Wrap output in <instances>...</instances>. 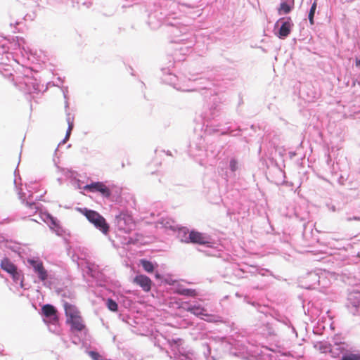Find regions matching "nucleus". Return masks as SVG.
I'll list each match as a JSON object with an SVG mask.
<instances>
[{"label": "nucleus", "instance_id": "f257e3e1", "mask_svg": "<svg viewBox=\"0 0 360 360\" xmlns=\"http://www.w3.org/2000/svg\"><path fill=\"white\" fill-rule=\"evenodd\" d=\"M82 213L87 218V219L103 234L106 235L108 233L110 226L106 222L105 219L98 212L94 210L84 209Z\"/></svg>", "mask_w": 360, "mask_h": 360}, {"label": "nucleus", "instance_id": "f03ea898", "mask_svg": "<svg viewBox=\"0 0 360 360\" xmlns=\"http://www.w3.org/2000/svg\"><path fill=\"white\" fill-rule=\"evenodd\" d=\"M115 224L117 229L124 233H130L135 229L136 224L131 216L127 212H122L115 217Z\"/></svg>", "mask_w": 360, "mask_h": 360}, {"label": "nucleus", "instance_id": "7ed1b4c3", "mask_svg": "<svg viewBox=\"0 0 360 360\" xmlns=\"http://www.w3.org/2000/svg\"><path fill=\"white\" fill-rule=\"evenodd\" d=\"M84 189L90 192H98L105 198H109L111 195L110 190L102 182L87 184L84 186Z\"/></svg>", "mask_w": 360, "mask_h": 360}, {"label": "nucleus", "instance_id": "20e7f679", "mask_svg": "<svg viewBox=\"0 0 360 360\" xmlns=\"http://www.w3.org/2000/svg\"><path fill=\"white\" fill-rule=\"evenodd\" d=\"M186 243L205 245L209 243V238L202 233L193 230L189 233L188 238L186 240Z\"/></svg>", "mask_w": 360, "mask_h": 360}, {"label": "nucleus", "instance_id": "39448f33", "mask_svg": "<svg viewBox=\"0 0 360 360\" xmlns=\"http://www.w3.org/2000/svg\"><path fill=\"white\" fill-rule=\"evenodd\" d=\"M28 263L32 266L34 271L38 275V278L44 281L48 278L47 271L45 269L42 262L34 259H28Z\"/></svg>", "mask_w": 360, "mask_h": 360}, {"label": "nucleus", "instance_id": "423d86ee", "mask_svg": "<svg viewBox=\"0 0 360 360\" xmlns=\"http://www.w3.org/2000/svg\"><path fill=\"white\" fill-rule=\"evenodd\" d=\"M133 283L140 286L144 292H149L151 290L153 282L151 279L143 274L136 275L134 279Z\"/></svg>", "mask_w": 360, "mask_h": 360}, {"label": "nucleus", "instance_id": "0eeeda50", "mask_svg": "<svg viewBox=\"0 0 360 360\" xmlns=\"http://www.w3.org/2000/svg\"><path fill=\"white\" fill-rule=\"evenodd\" d=\"M0 266L4 271L11 274L13 279L18 280L19 278L16 266L8 258H4L1 261Z\"/></svg>", "mask_w": 360, "mask_h": 360}, {"label": "nucleus", "instance_id": "6e6552de", "mask_svg": "<svg viewBox=\"0 0 360 360\" xmlns=\"http://www.w3.org/2000/svg\"><path fill=\"white\" fill-rule=\"evenodd\" d=\"M283 18H280L276 22L277 24L279 22H282V25L278 30V37L280 39H284L287 37L290 34L291 29L293 26V23L292 22L290 18H288L285 21H283Z\"/></svg>", "mask_w": 360, "mask_h": 360}, {"label": "nucleus", "instance_id": "1a4fd4ad", "mask_svg": "<svg viewBox=\"0 0 360 360\" xmlns=\"http://www.w3.org/2000/svg\"><path fill=\"white\" fill-rule=\"evenodd\" d=\"M66 322L70 326L71 330L73 331H82L86 328L84 319L81 315L77 318L67 319Z\"/></svg>", "mask_w": 360, "mask_h": 360}, {"label": "nucleus", "instance_id": "9d476101", "mask_svg": "<svg viewBox=\"0 0 360 360\" xmlns=\"http://www.w3.org/2000/svg\"><path fill=\"white\" fill-rule=\"evenodd\" d=\"M64 309L67 319L77 318L81 315L79 309L75 305L70 303L65 302L64 304Z\"/></svg>", "mask_w": 360, "mask_h": 360}, {"label": "nucleus", "instance_id": "9b49d317", "mask_svg": "<svg viewBox=\"0 0 360 360\" xmlns=\"http://www.w3.org/2000/svg\"><path fill=\"white\" fill-rule=\"evenodd\" d=\"M186 310L196 316H204L207 311V309L201 305H192L188 307Z\"/></svg>", "mask_w": 360, "mask_h": 360}, {"label": "nucleus", "instance_id": "f8f14e48", "mask_svg": "<svg viewBox=\"0 0 360 360\" xmlns=\"http://www.w3.org/2000/svg\"><path fill=\"white\" fill-rule=\"evenodd\" d=\"M41 311H42V314L46 317H52V316L56 317L57 310L51 304H47L44 305L41 308Z\"/></svg>", "mask_w": 360, "mask_h": 360}, {"label": "nucleus", "instance_id": "ddd939ff", "mask_svg": "<svg viewBox=\"0 0 360 360\" xmlns=\"http://www.w3.org/2000/svg\"><path fill=\"white\" fill-rule=\"evenodd\" d=\"M176 292L179 295L192 297H195L198 295V292L195 289L179 288L176 290Z\"/></svg>", "mask_w": 360, "mask_h": 360}, {"label": "nucleus", "instance_id": "4468645a", "mask_svg": "<svg viewBox=\"0 0 360 360\" xmlns=\"http://www.w3.org/2000/svg\"><path fill=\"white\" fill-rule=\"evenodd\" d=\"M140 263L146 272L152 273L154 271V265L151 262L143 259L140 260Z\"/></svg>", "mask_w": 360, "mask_h": 360}, {"label": "nucleus", "instance_id": "2eb2a0df", "mask_svg": "<svg viewBox=\"0 0 360 360\" xmlns=\"http://www.w3.org/2000/svg\"><path fill=\"white\" fill-rule=\"evenodd\" d=\"M317 7V1L315 0L312 4L309 13V20L310 24L312 25L314 24V17Z\"/></svg>", "mask_w": 360, "mask_h": 360}, {"label": "nucleus", "instance_id": "dca6fc26", "mask_svg": "<svg viewBox=\"0 0 360 360\" xmlns=\"http://www.w3.org/2000/svg\"><path fill=\"white\" fill-rule=\"evenodd\" d=\"M278 11L279 14H287L290 12L291 7L287 3L283 2L281 4Z\"/></svg>", "mask_w": 360, "mask_h": 360}, {"label": "nucleus", "instance_id": "f3484780", "mask_svg": "<svg viewBox=\"0 0 360 360\" xmlns=\"http://www.w3.org/2000/svg\"><path fill=\"white\" fill-rule=\"evenodd\" d=\"M107 307L109 310L112 311H117L118 309V305L115 301H114L112 299H108L107 300Z\"/></svg>", "mask_w": 360, "mask_h": 360}, {"label": "nucleus", "instance_id": "a211bd4d", "mask_svg": "<svg viewBox=\"0 0 360 360\" xmlns=\"http://www.w3.org/2000/svg\"><path fill=\"white\" fill-rule=\"evenodd\" d=\"M204 316H205L206 318L203 319L207 322L212 323V322H218L220 321V317L219 316L214 315V314H208L207 312L205 313Z\"/></svg>", "mask_w": 360, "mask_h": 360}, {"label": "nucleus", "instance_id": "6ab92c4d", "mask_svg": "<svg viewBox=\"0 0 360 360\" xmlns=\"http://www.w3.org/2000/svg\"><path fill=\"white\" fill-rule=\"evenodd\" d=\"M341 360H360V354H347L342 356Z\"/></svg>", "mask_w": 360, "mask_h": 360}, {"label": "nucleus", "instance_id": "aec40b11", "mask_svg": "<svg viewBox=\"0 0 360 360\" xmlns=\"http://www.w3.org/2000/svg\"><path fill=\"white\" fill-rule=\"evenodd\" d=\"M229 167L232 172H236L238 168V162L236 158H232L229 162Z\"/></svg>", "mask_w": 360, "mask_h": 360}, {"label": "nucleus", "instance_id": "412c9836", "mask_svg": "<svg viewBox=\"0 0 360 360\" xmlns=\"http://www.w3.org/2000/svg\"><path fill=\"white\" fill-rule=\"evenodd\" d=\"M88 354L93 360H103L102 356L97 352L90 351Z\"/></svg>", "mask_w": 360, "mask_h": 360}, {"label": "nucleus", "instance_id": "4be33fe9", "mask_svg": "<svg viewBox=\"0 0 360 360\" xmlns=\"http://www.w3.org/2000/svg\"><path fill=\"white\" fill-rule=\"evenodd\" d=\"M68 129L67 130L66 133V139H68L70 135V133L73 129V121L70 120V118H68Z\"/></svg>", "mask_w": 360, "mask_h": 360}, {"label": "nucleus", "instance_id": "5701e85b", "mask_svg": "<svg viewBox=\"0 0 360 360\" xmlns=\"http://www.w3.org/2000/svg\"><path fill=\"white\" fill-rule=\"evenodd\" d=\"M356 67H360V59H357L356 60Z\"/></svg>", "mask_w": 360, "mask_h": 360}, {"label": "nucleus", "instance_id": "b1692460", "mask_svg": "<svg viewBox=\"0 0 360 360\" xmlns=\"http://www.w3.org/2000/svg\"><path fill=\"white\" fill-rule=\"evenodd\" d=\"M155 277H156V278H160V275H159L158 274H157L155 275Z\"/></svg>", "mask_w": 360, "mask_h": 360}]
</instances>
